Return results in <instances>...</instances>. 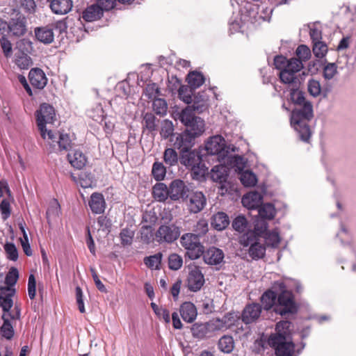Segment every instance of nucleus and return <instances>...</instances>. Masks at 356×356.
Masks as SVG:
<instances>
[{
    "instance_id": "3c124183",
    "label": "nucleus",
    "mask_w": 356,
    "mask_h": 356,
    "mask_svg": "<svg viewBox=\"0 0 356 356\" xmlns=\"http://www.w3.org/2000/svg\"><path fill=\"white\" fill-rule=\"evenodd\" d=\"M257 235L254 232L252 231H248L240 237L239 243L243 247H250L252 244L257 242Z\"/></svg>"
},
{
    "instance_id": "dca6fc26",
    "label": "nucleus",
    "mask_w": 356,
    "mask_h": 356,
    "mask_svg": "<svg viewBox=\"0 0 356 356\" xmlns=\"http://www.w3.org/2000/svg\"><path fill=\"white\" fill-rule=\"evenodd\" d=\"M196 138L187 132L183 131L177 135L174 141V146L179 150V152L192 149V147L195 145Z\"/></svg>"
},
{
    "instance_id": "79ce46f5",
    "label": "nucleus",
    "mask_w": 356,
    "mask_h": 356,
    "mask_svg": "<svg viewBox=\"0 0 356 356\" xmlns=\"http://www.w3.org/2000/svg\"><path fill=\"white\" fill-rule=\"evenodd\" d=\"M241 184L245 187L254 186L257 181L256 175L250 170L242 172L239 177Z\"/></svg>"
},
{
    "instance_id": "b1692460",
    "label": "nucleus",
    "mask_w": 356,
    "mask_h": 356,
    "mask_svg": "<svg viewBox=\"0 0 356 356\" xmlns=\"http://www.w3.org/2000/svg\"><path fill=\"white\" fill-rule=\"evenodd\" d=\"M15 289L0 287V307L4 312H8L13 306V297L15 295Z\"/></svg>"
},
{
    "instance_id": "0e129e2a",
    "label": "nucleus",
    "mask_w": 356,
    "mask_h": 356,
    "mask_svg": "<svg viewBox=\"0 0 356 356\" xmlns=\"http://www.w3.org/2000/svg\"><path fill=\"white\" fill-rule=\"evenodd\" d=\"M292 62V58L290 59H287L286 57L280 55L276 56L274 58V65L276 69L279 70H282V69L287 68L289 67V63Z\"/></svg>"
},
{
    "instance_id": "69168bd1",
    "label": "nucleus",
    "mask_w": 356,
    "mask_h": 356,
    "mask_svg": "<svg viewBox=\"0 0 356 356\" xmlns=\"http://www.w3.org/2000/svg\"><path fill=\"white\" fill-rule=\"evenodd\" d=\"M4 249L8 259L16 261L18 259V252L14 243H7L4 245Z\"/></svg>"
},
{
    "instance_id": "8fccbe9b",
    "label": "nucleus",
    "mask_w": 356,
    "mask_h": 356,
    "mask_svg": "<svg viewBox=\"0 0 356 356\" xmlns=\"http://www.w3.org/2000/svg\"><path fill=\"white\" fill-rule=\"evenodd\" d=\"M153 100V109L155 113L161 116H164L168 110L166 101L162 98H155Z\"/></svg>"
},
{
    "instance_id": "bf43d9fd",
    "label": "nucleus",
    "mask_w": 356,
    "mask_h": 356,
    "mask_svg": "<svg viewBox=\"0 0 356 356\" xmlns=\"http://www.w3.org/2000/svg\"><path fill=\"white\" fill-rule=\"evenodd\" d=\"M296 54L298 58H296L298 60H300L302 63V61H306L309 59L311 56V51L309 48L305 45L301 44L298 47L296 51Z\"/></svg>"
},
{
    "instance_id": "6e6552de",
    "label": "nucleus",
    "mask_w": 356,
    "mask_h": 356,
    "mask_svg": "<svg viewBox=\"0 0 356 356\" xmlns=\"http://www.w3.org/2000/svg\"><path fill=\"white\" fill-rule=\"evenodd\" d=\"M180 243L186 250V255L190 259L195 260L202 256L204 248L200 243V238L193 233H186L182 235Z\"/></svg>"
},
{
    "instance_id": "e2e57ef3",
    "label": "nucleus",
    "mask_w": 356,
    "mask_h": 356,
    "mask_svg": "<svg viewBox=\"0 0 356 356\" xmlns=\"http://www.w3.org/2000/svg\"><path fill=\"white\" fill-rule=\"evenodd\" d=\"M134 236V232L132 230L128 228L122 229L120 234L121 243L123 245H131L133 241Z\"/></svg>"
},
{
    "instance_id": "a18cd8bd",
    "label": "nucleus",
    "mask_w": 356,
    "mask_h": 356,
    "mask_svg": "<svg viewBox=\"0 0 356 356\" xmlns=\"http://www.w3.org/2000/svg\"><path fill=\"white\" fill-rule=\"evenodd\" d=\"M268 222L267 220L257 217L254 220V230L257 236H263L268 232Z\"/></svg>"
},
{
    "instance_id": "f257e3e1",
    "label": "nucleus",
    "mask_w": 356,
    "mask_h": 356,
    "mask_svg": "<svg viewBox=\"0 0 356 356\" xmlns=\"http://www.w3.org/2000/svg\"><path fill=\"white\" fill-rule=\"evenodd\" d=\"M300 87H294L290 90V99L300 107L291 112V124L297 131L298 138L303 142L309 143L312 131L308 122L313 118V106L306 100L305 92L299 90Z\"/></svg>"
},
{
    "instance_id": "13d9d810",
    "label": "nucleus",
    "mask_w": 356,
    "mask_h": 356,
    "mask_svg": "<svg viewBox=\"0 0 356 356\" xmlns=\"http://www.w3.org/2000/svg\"><path fill=\"white\" fill-rule=\"evenodd\" d=\"M209 230L208 222L205 219L199 220L194 227V235H197V237L200 238V236H204Z\"/></svg>"
},
{
    "instance_id": "ddd939ff",
    "label": "nucleus",
    "mask_w": 356,
    "mask_h": 356,
    "mask_svg": "<svg viewBox=\"0 0 356 356\" xmlns=\"http://www.w3.org/2000/svg\"><path fill=\"white\" fill-rule=\"evenodd\" d=\"M170 199L172 201H186L189 196V188L183 180L174 179L169 184Z\"/></svg>"
},
{
    "instance_id": "de8ad7c7",
    "label": "nucleus",
    "mask_w": 356,
    "mask_h": 356,
    "mask_svg": "<svg viewBox=\"0 0 356 356\" xmlns=\"http://www.w3.org/2000/svg\"><path fill=\"white\" fill-rule=\"evenodd\" d=\"M152 174L156 181L163 180L166 175V168L161 162H154L152 165Z\"/></svg>"
},
{
    "instance_id": "a19ab883",
    "label": "nucleus",
    "mask_w": 356,
    "mask_h": 356,
    "mask_svg": "<svg viewBox=\"0 0 356 356\" xmlns=\"http://www.w3.org/2000/svg\"><path fill=\"white\" fill-rule=\"evenodd\" d=\"M163 254L161 252H158L154 255L146 257L144 259L145 264L151 269H160Z\"/></svg>"
},
{
    "instance_id": "bb28decb",
    "label": "nucleus",
    "mask_w": 356,
    "mask_h": 356,
    "mask_svg": "<svg viewBox=\"0 0 356 356\" xmlns=\"http://www.w3.org/2000/svg\"><path fill=\"white\" fill-rule=\"evenodd\" d=\"M179 312L182 319L187 323L193 322L197 314L195 305L191 302H184L180 306Z\"/></svg>"
},
{
    "instance_id": "f3484780",
    "label": "nucleus",
    "mask_w": 356,
    "mask_h": 356,
    "mask_svg": "<svg viewBox=\"0 0 356 356\" xmlns=\"http://www.w3.org/2000/svg\"><path fill=\"white\" fill-rule=\"evenodd\" d=\"M68 152H68V163L77 170L83 169L88 162V159L85 154L79 149H72L69 143Z\"/></svg>"
},
{
    "instance_id": "1a4fd4ad",
    "label": "nucleus",
    "mask_w": 356,
    "mask_h": 356,
    "mask_svg": "<svg viewBox=\"0 0 356 356\" xmlns=\"http://www.w3.org/2000/svg\"><path fill=\"white\" fill-rule=\"evenodd\" d=\"M216 321L211 320L206 323H195L191 328V333L194 338L199 340L212 337L218 331V325L215 323Z\"/></svg>"
},
{
    "instance_id": "72a5a7b5",
    "label": "nucleus",
    "mask_w": 356,
    "mask_h": 356,
    "mask_svg": "<svg viewBox=\"0 0 356 356\" xmlns=\"http://www.w3.org/2000/svg\"><path fill=\"white\" fill-rule=\"evenodd\" d=\"M257 210L258 211L257 217L265 220H272L276 213L273 204L270 203L261 204Z\"/></svg>"
},
{
    "instance_id": "f03ea898",
    "label": "nucleus",
    "mask_w": 356,
    "mask_h": 356,
    "mask_svg": "<svg viewBox=\"0 0 356 356\" xmlns=\"http://www.w3.org/2000/svg\"><path fill=\"white\" fill-rule=\"evenodd\" d=\"M35 115L37 127L42 138L45 140L47 137L51 140L54 147L58 145V150H66V136L63 134L55 135L51 130H48L46 127L47 124H53L56 120V111L54 106L47 103H42L35 111Z\"/></svg>"
},
{
    "instance_id": "6e6d98bb",
    "label": "nucleus",
    "mask_w": 356,
    "mask_h": 356,
    "mask_svg": "<svg viewBox=\"0 0 356 356\" xmlns=\"http://www.w3.org/2000/svg\"><path fill=\"white\" fill-rule=\"evenodd\" d=\"M174 131V126L172 121L164 120L161 122V129L160 134L162 138L166 139L172 135Z\"/></svg>"
},
{
    "instance_id": "c85d7f7f",
    "label": "nucleus",
    "mask_w": 356,
    "mask_h": 356,
    "mask_svg": "<svg viewBox=\"0 0 356 356\" xmlns=\"http://www.w3.org/2000/svg\"><path fill=\"white\" fill-rule=\"evenodd\" d=\"M240 316L234 312H229L226 314L222 318H216L213 321H216L215 323L218 325V331L227 329L232 325H235L236 322L238 321Z\"/></svg>"
},
{
    "instance_id": "f8f14e48",
    "label": "nucleus",
    "mask_w": 356,
    "mask_h": 356,
    "mask_svg": "<svg viewBox=\"0 0 356 356\" xmlns=\"http://www.w3.org/2000/svg\"><path fill=\"white\" fill-rule=\"evenodd\" d=\"M207 154L218 156V159L225 158L228 151L225 149V140L221 136L211 137L205 145Z\"/></svg>"
},
{
    "instance_id": "4d7b16f0",
    "label": "nucleus",
    "mask_w": 356,
    "mask_h": 356,
    "mask_svg": "<svg viewBox=\"0 0 356 356\" xmlns=\"http://www.w3.org/2000/svg\"><path fill=\"white\" fill-rule=\"evenodd\" d=\"M89 116L95 121L102 123L104 118L106 117L104 115V111L100 104L96 106L95 108L92 109L89 113Z\"/></svg>"
},
{
    "instance_id": "774afa93",
    "label": "nucleus",
    "mask_w": 356,
    "mask_h": 356,
    "mask_svg": "<svg viewBox=\"0 0 356 356\" xmlns=\"http://www.w3.org/2000/svg\"><path fill=\"white\" fill-rule=\"evenodd\" d=\"M157 220V216L156 215V213L153 211H145L143 214V222L147 223V225H151V227H152V225L155 224V222Z\"/></svg>"
},
{
    "instance_id": "58836bf2",
    "label": "nucleus",
    "mask_w": 356,
    "mask_h": 356,
    "mask_svg": "<svg viewBox=\"0 0 356 356\" xmlns=\"http://www.w3.org/2000/svg\"><path fill=\"white\" fill-rule=\"evenodd\" d=\"M19 278V272L15 267L10 268L5 278L6 286L1 288H9L10 289H15L14 288Z\"/></svg>"
},
{
    "instance_id": "4be33fe9",
    "label": "nucleus",
    "mask_w": 356,
    "mask_h": 356,
    "mask_svg": "<svg viewBox=\"0 0 356 356\" xmlns=\"http://www.w3.org/2000/svg\"><path fill=\"white\" fill-rule=\"evenodd\" d=\"M26 19L22 15L11 18L8 22V31L13 35L19 37L26 32Z\"/></svg>"
},
{
    "instance_id": "aec40b11",
    "label": "nucleus",
    "mask_w": 356,
    "mask_h": 356,
    "mask_svg": "<svg viewBox=\"0 0 356 356\" xmlns=\"http://www.w3.org/2000/svg\"><path fill=\"white\" fill-rule=\"evenodd\" d=\"M209 97L204 92H198L193 97L191 107L193 112L197 113H202L207 111L209 107Z\"/></svg>"
},
{
    "instance_id": "37998d69",
    "label": "nucleus",
    "mask_w": 356,
    "mask_h": 356,
    "mask_svg": "<svg viewBox=\"0 0 356 356\" xmlns=\"http://www.w3.org/2000/svg\"><path fill=\"white\" fill-rule=\"evenodd\" d=\"M248 251L249 255L252 257V259H259L264 256L266 252V248L264 245L257 241L249 248Z\"/></svg>"
},
{
    "instance_id": "c03bdc74",
    "label": "nucleus",
    "mask_w": 356,
    "mask_h": 356,
    "mask_svg": "<svg viewBox=\"0 0 356 356\" xmlns=\"http://www.w3.org/2000/svg\"><path fill=\"white\" fill-rule=\"evenodd\" d=\"M193 90L190 86H181L178 90L179 98L187 104H191L193 97L195 95Z\"/></svg>"
},
{
    "instance_id": "9b49d317",
    "label": "nucleus",
    "mask_w": 356,
    "mask_h": 356,
    "mask_svg": "<svg viewBox=\"0 0 356 356\" xmlns=\"http://www.w3.org/2000/svg\"><path fill=\"white\" fill-rule=\"evenodd\" d=\"M229 168L224 165H215L211 170V179L220 184L219 190L222 195L227 193L230 188V184L227 181Z\"/></svg>"
},
{
    "instance_id": "5fc2aeb1",
    "label": "nucleus",
    "mask_w": 356,
    "mask_h": 356,
    "mask_svg": "<svg viewBox=\"0 0 356 356\" xmlns=\"http://www.w3.org/2000/svg\"><path fill=\"white\" fill-rule=\"evenodd\" d=\"M183 264V259L181 256L173 253L168 257L169 268L173 270H177L181 268Z\"/></svg>"
},
{
    "instance_id": "ea45409f",
    "label": "nucleus",
    "mask_w": 356,
    "mask_h": 356,
    "mask_svg": "<svg viewBox=\"0 0 356 356\" xmlns=\"http://www.w3.org/2000/svg\"><path fill=\"white\" fill-rule=\"evenodd\" d=\"M337 68L336 63L325 60L323 68V78L328 81L332 79L338 74Z\"/></svg>"
},
{
    "instance_id": "412c9836",
    "label": "nucleus",
    "mask_w": 356,
    "mask_h": 356,
    "mask_svg": "<svg viewBox=\"0 0 356 356\" xmlns=\"http://www.w3.org/2000/svg\"><path fill=\"white\" fill-rule=\"evenodd\" d=\"M111 9H106L100 3H95L88 6L83 13V18L86 22H93L102 18L104 11Z\"/></svg>"
},
{
    "instance_id": "09e8293b",
    "label": "nucleus",
    "mask_w": 356,
    "mask_h": 356,
    "mask_svg": "<svg viewBox=\"0 0 356 356\" xmlns=\"http://www.w3.org/2000/svg\"><path fill=\"white\" fill-rule=\"evenodd\" d=\"M50 8L57 15L67 14V0H52Z\"/></svg>"
},
{
    "instance_id": "0eeeda50",
    "label": "nucleus",
    "mask_w": 356,
    "mask_h": 356,
    "mask_svg": "<svg viewBox=\"0 0 356 356\" xmlns=\"http://www.w3.org/2000/svg\"><path fill=\"white\" fill-rule=\"evenodd\" d=\"M303 64L296 58H292V62L289 63V67L282 69L279 73L280 81L287 84L291 88L300 87L305 81L307 75L305 72H302Z\"/></svg>"
},
{
    "instance_id": "4468645a",
    "label": "nucleus",
    "mask_w": 356,
    "mask_h": 356,
    "mask_svg": "<svg viewBox=\"0 0 356 356\" xmlns=\"http://www.w3.org/2000/svg\"><path fill=\"white\" fill-rule=\"evenodd\" d=\"M187 207L188 211L193 213L200 212L206 206L207 199L203 193L200 191L193 192L189 194Z\"/></svg>"
},
{
    "instance_id": "a878e982",
    "label": "nucleus",
    "mask_w": 356,
    "mask_h": 356,
    "mask_svg": "<svg viewBox=\"0 0 356 356\" xmlns=\"http://www.w3.org/2000/svg\"><path fill=\"white\" fill-rule=\"evenodd\" d=\"M88 204L92 213L96 214L103 213L106 209L104 197L100 193H93L90 195V200H89Z\"/></svg>"
},
{
    "instance_id": "9d476101",
    "label": "nucleus",
    "mask_w": 356,
    "mask_h": 356,
    "mask_svg": "<svg viewBox=\"0 0 356 356\" xmlns=\"http://www.w3.org/2000/svg\"><path fill=\"white\" fill-rule=\"evenodd\" d=\"M180 235V229L178 226L171 225H161L155 233V239L159 243H172L176 241Z\"/></svg>"
},
{
    "instance_id": "49530a36",
    "label": "nucleus",
    "mask_w": 356,
    "mask_h": 356,
    "mask_svg": "<svg viewBox=\"0 0 356 356\" xmlns=\"http://www.w3.org/2000/svg\"><path fill=\"white\" fill-rule=\"evenodd\" d=\"M163 160L166 165L169 166L175 165L179 161V156L172 148H167L163 154Z\"/></svg>"
},
{
    "instance_id": "c756f323",
    "label": "nucleus",
    "mask_w": 356,
    "mask_h": 356,
    "mask_svg": "<svg viewBox=\"0 0 356 356\" xmlns=\"http://www.w3.org/2000/svg\"><path fill=\"white\" fill-rule=\"evenodd\" d=\"M154 198L161 202H164L170 197V188L162 182L156 183L152 188Z\"/></svg>"
},
{
    "instance_id": "7c9ffc66",
    "label": "nucleus",
    "mask_w": 356,
    "mask_h": 356,
    "mask_svg": "<svg viewBox=\"0 0 356 356\" xmlns=\"http://www.w3.org/2000/svg\"><path fill=\"white\" fill-rule=\"evenodd\" d=\"M35 35L40 42L44 44H50L54 40L53 31L47 26L36 28Z\"/></svg>"
},
{
    "instance_id": "f704fd0d",
    "label": "nucleus",
    "mask_w": 356,
    "mask_h": 356,
    "mask_svg": "<svg viewBox=\"0 0 356 356\" xmlns=\"http://www.w3.org/2000/svg\"><path fill=\"white\" fill-rule=\"evenodd\" d=\"M187 81L190 88L193 89L200 87L205 81L203 74L201 72L193 71L190 72L187 76Z\"/></svg>"
},
{
    "instance_id": "338daca9",
    "label": "nucleus",
    "mask_w": 356,
    "mask_h": 356,
    "mask_svg": "<svg viewBox=\"0 0 356 356\" xmlns=\"http://www.w3.org/2000/svg\"><path fill=\"white\" fill-rule=\"evenodd\" d=\"M262 237L265 238L267 241H268V242L273 247L277 246L280 242V237L279 233L275 230L271 232L268 231L266 234H265V235L263 236Z\"/></svg>"
},
{
    "instance_id": "680f3d73",
    "label": "nucleus",
    "mask_w": 356,
    "mask_h": 356,
    "mask_svg": "<svg viewBox=\"0 0 356 356\" xmlns=\"http://www.w3.org/2000/svg\"><path fill=\"white\" fill-rule=\"evenodd\" d=\"M307 88L309 94L314 97L320 95L322 92L319 81L314 79H310L308 81Z\"/></svg>"
},
{
    "instance_id": "5701e85b",
    "label": "nucleus",
    "mask_w": 356,
    "mask_h": 356,
    "mask_svg": "<svg viewBox=\"0 0 356 356\" xmlns=\"http://www.w3.org/2000/svg\"><path fill=\"white\" fill-rule=\"evenodd\" d=\"M263 196L257 191L250 192L244 195L241 202L249 210L257 209L262 204Z\"/></svg>"
},
{
    "instance_id": "c9c22d12",
    "label": "nucleus",
    "mask_w": 356,
    "mask_h": 356,
    "mask_svg": "<svg viewBox=\"0 0 356 356\" xmlns=\"http://www.w3.org/2000/svg\"><path fill=\"white\" fill-rule=\"evenodd\" d=\"M232 227L236 232L243 233L248 229V221L244 215L239 214L233 219Z\"/></svg>"
},
{
    "instance_id": "603ef678",
    "label": "nucleus",
    "mask_w": 356,
    "mask_h": 356,
    "mask_svg": "<svg viewBox=\"0 0 356 356\" xmlns=\"http://www.w3.org/2000/svg\"><path fill=\"white\" fill-rule=\"evenodd\" d=\"M327 46L323 41L316 42L313 44L312 51L316 58H323L327 52Z\"/></svg>"
},
{
    "instance_id": "052dcab7",
    "label": "nucleus",
    "mask_w": 356,
    "mask_h": 356,
    "mask_svg": "<svg viewBox=\"0 0 356 356\" xmlns=\"http://www.w3.org/2000/svg\"><path fill=\"white\" fill-rule=\"evenodd\" d=\"M140 237L143 242L149 244L153 241L152 227L151 225H143L140 231Z\"/></svg>"
},
{
    "instance_id": "6ab92c4d",
    "label": "nucleus",
    "mask_w": 356,
    "mask_h": 356,
    "mask_svg": "<svg viewBox=\"0 0 356 356\" xmlns=\"http://www.w3.org/2000/svg\"><path fill=\"white\" fill-rule=\"evenodd\" d=\"M202 257L206 264L216 266L224 262L225 254L221 249L211 247L207 250L204 251Z\"/></svg>"
},
{
    "instance_id": "7ed1b4c3",
    "label": "nucleus",
    "mask_w": 356,
    "mask_h": 356,
    "mask_svg": "<svg viewBox=\"0 0 356 356\" xmlns=\"http://www.w3.org/2000/svg\"><path fill=\"white\" fill-rule=\"evenodd\" d=\"M289 321H280L276 324L275 332L268 339V344L275 350L277 356H291L295 344L292 341L291 327Z\"/></svg>"
},
{
    "instance_id": "393cba45",
    "label": "nucleus",
    "mask_w": 356,
    "mask_h": 356,
    "mask_svg": "<svg viewBox=\"0 0 356 356\" xmlns=\"http://www.w3.org/2000/svg\"><path fill=\"white\" fill-rule=\"evenodd\" d=\"M29 79L31 85L38 89L44 88L47 82L45 74L40 68L31 69L29 74Z\"/></svg>"
},
{
    "instance_id": "39448f33",
    "label": "nucleus",
    "mask_w": 356,
    "mask_h": 356,
    "mask_svg": "<svg viewBox=\"0 0 356 356\" xmlns=\"http://www.w3.org/2000/svg\"><path fill=\"white\" fill-rule=\"evenodd\" d=\"M273 289L277 292V304L274 307L275 312L282 316L296 314L298 306L295 302L293 293L286 289L285 284L282 281L275 282Z\"/></svg>"
},
{
    "instance_id": "864d4df0",
    "label": "nucleus",
    "mask_w": 356,
    "mask_h": 356,
    "mask_svg": "<svg viewBox=\"0 0 356 356\" xmlns=\"http://www.w3.org/2000/svg\"><path fill=\"white\" fill-rule=\"evenodd\" d=\"M144 95L149 99H154L160 95V89L155 83H149L143 91Z\"/></svg>"
},
{
    "instance_id": "2eb2a0df",
    "label": "nucleus",
    "mask_w": 356,
    "mask_h": 356,
    "mask_svg": "<svg viewBox=\"0 0 356 356\" xmlns=\"http://www.w3.org/2000/svg\"><path fill=\"white\" fill-rule=\"evenodd\" d=\"M261 309V306L259 303L246 305L241 316L242 321L246 325L255 322L259 318Z\"/></svg>"
},
{
    "instance_id": "cd10ccee",
    "label": "nucleus",
    "mask_w": 356,
    "mask_h": 356,
    "mask_svg": "<svg viewBox=\"0 0 356 356\" xmlns=\"http://www.w3.org/2000/svg\"><path fill=\"white\" fill-rule=\"evenodd\" d=\"M230 223L228 215L222 211L213 214L211 218V226L218 231L225 229Z\"/></svg>"
},
{
    "instance_id": "473e14b6",
    "label": "nucleus",
    "mask_w": 356,
    "mask_h": 356,
    "mask_svg": "<svg viewBox=\"0 0 356 356\" xmlns=\"http://www.w3.org/2000/svg\"><path fill=\"white\" fill-rule=\"evenodd\" d=\"M160 120L152 113H146L143 118V129L153 133L157 130Z\"/></svg>"
},
{
    "instance_id": "a211bd4d",
    "label": "nucleus",
    "mask_w": 356,
    "mask_h": 356,
    "mask_svg": "<svg viewBox=\"0 0 356 356\" xmlns=\"http://www.w3.org/2000/svg\"><path fill=\"white\" fill-rule=\"evenodd\" d=\"M204 284V278L202 273L198 268H195L190 271L187 279V286L191 291H198Z\"/></svg>"
},
{
    "instance_id": "e433bc0d",
    "label": "nucleus",
    "mask_w": 356,
    "mask_h": 356,
    "mask_svg": "<svg viewBox=\"0 0 356 356\" xmlns=\"http://www.w3.org/2000/svg\"><path fill=\"white\" fill-rule=\"evenodd\" d=\"M2 319L3 320V323L1 327V335L6 339H11L15 333L13 326L9 318L6 316V314L2 315Z\"/></svg>"
},
{
    "instance_id": "423d86ee",
    "label": "nucleus",
    "mask_w": 356,
    "mask_h": 356,
    "mask_svg": "<svg viewBox=\"0 0 356 356\" xmlns=\"http://www.w3.org/2000/svg\"><path fill=\"white\" fill-rule=\"evenodd\" d=\"M179 162L186 168L191 170L193 179L200 180L208 173V167L204 163L200 152L197 149L180 152Z\"/></svg>"
},
{
    "instance_id": "20e7f679",
    "label": "nucleus",
    "mask_w": 356,
    "mask_h": 356,
    "mask_svg": "<svg viewBox=\"0 0 356 356\" xmlns=\"http://www.w3.org/2000/svg\"><path fill=\"white\" fill-rule=\"evenodd\" d=\"M172 117L175 121L180 122L184 127V131L187 132L195 137H200L205 131L204 120L195 115L190 106L184 108L174 110L172 113Z\"/></svg>"
},
{
    "instance_id": "2f4dec72",
    "label": "nucleus",
    "mask_w": 356,
    "mask_h": 356,
    "mask_svg": "<svg viewBox=\"0 0 356 356\" xmlns=\"http://www.w3.org/2000/svg\"><path fill=\"white\" fill-rule=\"evenodd\" d=\"M277 300V292L274 290H267L261 297V302L265 310L270 309L275 306V301Z\"/></svg>"
},
{
    "instance_id": "4c0bfd02",
    "label": "nucleus",
    "mask_w": 356,
    "mask_h": 356,
    "mask_svg": "<svg viewBox=\"0 0 356 356\" xmlns=\"http://www.w3.org/2000/svg\"><path fill=\"white\" fill-rule=\"evenodd\" d=\"M218 346L220 351L229 353L233 350L234 347V339L231 336L225 335L219 339Z\"/></svg>"
}]
</instances>
